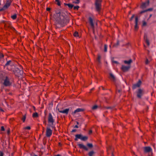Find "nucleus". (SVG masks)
Here are the masks:
<instances>
[{
  "label": "nucleus",
  "instance_id": "1",
  "mask_svg": "<svg viewBox=\"0 0 156 156\" xmlns=\"http://www.w3.org/2000/svg\"><path fill=\"white\" fill-rule=\"evenodd\" d=\"M55 19L57 22L61 25L67 24L69 22L67 16H64L60 11L56 13Z\"/></svg>",
  "mask_w": 156,
  "mask_h": 156
},
{
  "label": "nucleus",
  "instance_id": "2",
  "mask_svg": "<svg viewBox=\"0 0 156 156\" xmlns=\"http://www.w3.org/2000/svg\"><path fill=\"white\" fill-rule=\"evenodd\" d=\"M101 0H95V5L96 10L97 11L99 12H100L101 7Z\"/></svg>",
  "mask_w": 156,
  "mask_h": 156
},
{
  "label": "nucleus",
  "instance_id": "3",
  "mask_svg": "<svg viewBox=\"0 0 156 156\" xmlns=\"http://www.w3.org/2000/svg\"><path fill=\"white\" fill-rule=\"evenodd\" d=\"M4 67H6L7 69L9 70H12L14 67L13 62L11 60L8 61L4 66Z\"/></svg>",
  "mask_w": 156,
  "mask_h": 156
},
{
  "label": "nucleus",
  "instance_id": "4",
  "mask_svg": "<svg viewBox=\"0 0 156 156\" xmlns=\"http://www.w3.org/2000/svg\"><path fill=\"white\" fill-rule=\"evenodd\" d=\"M11 3V2L10 0H7L5 5L2 8L0 9V11H2L7 9L10 6Z\"/></svg>",
  "mask_w": 156,
  "mask_h": 156
},
{
  "label": "nucleus",
  "instance_id": "5",
  "mask_svg": "<svg viewBox=\"0 0 156 156\" xmlns=\"http://www.w3.org/2000/svg\"><path fill=\"white\" fill-rule=\"evenodd\" d=\"M3 84L6 87L10 86L12 84L10 82L9 78L7 76L5 77V79L4 80Z\"/></svg>",
  "mask_w": 156,
  "mask_h": 156
},
{
  "label": "nucleus",
  "instance_id": "6",
  "mask_svg": "<svg viewBox=\"0 0 156 156\" xmlns=\"http://www.w3.org/2000/svg\"><path fill=\"white\" fill-rule=\"evenodd\" d=\"M48 122L49 123H51L52 125H54V120L51 113H49L48 117Z\"/></svg>",
  "mask_w": 156,
  "mask_h": 156
},
{
  "label": "nucleus",
  "instance_id": "7",
  "mask_svg": "<svg viewBox=\"0 0 156 156\" xmlns=\"http://www.w3.org/2000/svg\"><path fill=\"white\" fill-rule=\"evenodd\" d=\"M52 130L50 128L47 127L46 129V136L47 137H50L52 135Z\"/></svg>",
  "mask_w": 156,
  "mask_h": 156
},
{
  "label": "nucleus",
  "instance_id": "8",
  "mask_svg": "<svg viewBox=\"0 0 156 156\" xmlns=\"http://www.w3.org/2000/svg\"><path fill=\"white\" fill-rule=\"evenodd\" d=\"M144 93V91L141 89H139L137 92V96L138 98H141Z\"/></svg>",
  "mask_w": 156,
  "mask_h": 156
},
{
  "label": "nucleus",
  "instance_id": "9",
  "mask_svg": "<svg viewBox=\"0 0 156 156\" xmlns=\"http://www.w3.org/2000/svg\"><path fill=\"white\" fill-rule=\"evenodd\" d=\"M131 67L130 66H127L122 65L121 68V70L123 72H126L128 71Z\"/></svg>",
  "mask_w": 156,
  "mask_h": 156
},
{
  "label": "nucleus",
  "instance_id": "10",
  "mask_svg": "<svg viewBox=\"0 0 156 156\" xmlns=\"http://www.w3.org/2000/svg\"><path fill=\"white\" fill-rule=\"evenodd\" d=\"M13 72L15 75L18 76H20L21 75V73H22V72L18 68H16Z\"/></svg>",
  "mask_w": 156,
  "mask_h": 156
},
{
  "label": "nucleus",
  "instance_id": "11",
  "mask_svg": "<svg viewBox=\"0 0 156 156\" xmlns=\"http://www.w3.org/2000/svg\"><path fill=\"white\" fill-rule=\"evenodd\" d=\"M89 21L90 24L91 28L93 29V31L94 30V24L93 23V20L91 17H89Z\"/></svg>",
  "mask_w": 156,
  "mask_h": 156
},
{
  "label": "nucleus",
  "instance_id": "12",
  "mask_svg": "<svg viewBox=\"0 0 156 156\" xmlns=\"http://www.w3.org/2000/svg\"><path fill=\"white\" fill-rule=\"evenodd\" d=\"M144 153H149L152 151V149L150 147H144Z\"/></svg>",
  "mask_w": 156,
  "mask_h": 156
},
{
  "label": "nucleus",
  "instance_id": "13",
  "mask_svg": "<svg viewBox=\"0 0 156 156\" xmlns=\"http://www.w3.org/2000/svg\"><path fill=\"white\" fill-rule=\"evenodd\" d=\"M138 22V17L137 16H136L135 17V26L134 27V29L135 30H137L138 29V27L137 26Z\"/></svg>",
  "mask_w": 156,
  "mask_h": 156
},
{
  "label": "nucleus",
  "instance_id": "14",
  "mask_svg": "<svg viewBox=\"0 0 156 156\" xmlns=\"http://www.w3.org/2000/svg\"><path fill=\"white\" fill-rule=\"evenodd\" d=\"M78 145L80 149H83L86 151H87L88 150V148L83 144H78Z\"/></svg>",
  "mask_w": 156,
  "mask_h": 156
},
{
  "label": "nucleus",
  "instance_id": "15",
  "mask_svg": "<svg viewBox=\"0 0 156 156\" xmlns=\"http://www.w3.org/2000/svg\"><path fill=\"white\" fill-rule=\"evenodd\" d=\"M58 110L59 112L60 113H65L67 115L68 113V112L69 110V108H66L63 110H60L59 109H58Z\"/></svg>",
  "mask_w": 156,
  "mask_h": 156
},
{
  "label": "nucleus",
  "instance_id": "16",
  "mask_svg": "<svg viewBox=\"0 0 156 156\" xmlns=\"http://www.w3.org/2000/svg\"><path fill=\"white\" fill-rule=\"evenodd\" d=\"M144 39L146 43L147 44V45L149 46L150 45L149 41L147 38V35L146 34H145L144 35Z\"/></svg>",
  "mask_w": 156,
  "mask_h": 156
},
{
  "label": "nucleus",
  "instance_id": "17",
  "mask_svg": "<svg viewBox=\"0 0 156 156\" xmlns=\"http://www.w3.org/2000/svg\"><path fill=\"white\" fill-rule=\"evenodd\" d=\"M82 135L81 134H77L75 135V138L74 139L75 141H77L78 140V139H80L81 140V138L82 137Z\"/></svg>",
  "mask_w": 156,
  "mask_h": 156
},
{
  "label": "nucleus",
  "instance_id": "18",
  "mask_svg": "<svg viewBox=\"0 0 156 156\" xmlns=\"http://www.w3.org/2000/svg\"><path fill=\"white\" fill-rule=\"evenodd\" d=\"M133 62V60L132 59H130L128 61L127 60H124V62L125 64H127L129 65V66H130V64L132 63Z\"/></svg>",
  "mask_w": 156,
  "mask_h": 156
},
{
  "label": "nucleus",
  "instance_id": "19",
  "mask_svg": "<svg viewBox=\"0 0 156 156\" xmlns=\"http://www.w3.org/2000/svg\"><path fill=\"white\" fill-rule=\"evenodd\" d=\"M84 111V109L82 108H78L76 110L74 111L73 112V113L74 114H76L77 112H83Z\"/></svg>",
  "mask_w": 156,
  "mask_h": 156
},
{
  "label": "nucleus",
  "instance_id": "20",
  "mask_svg": "<svg viewBox=\"0 0 156 156\" xmlns=\"http://www.w3.org/2000/svg\"><path fill=\"white\" fill-rule=\"evenodd\" d=\"M64 5H67L70 9H72L74 6L73 5L69 3H64Z\"/></svg>",
  "mask_w": 156,
  "mask_h": 156
},
{
  "label": "nucleus",
  "instance_id": "21",
  "mask_svg": "<svg viewBox=\"0 0 156 156\" xmlns=\"http://www.w3.org/2000/svg\"><path fill=\"white\" fill-rule=\"evenodd\" d=\"M95 153V152L93 151H90L88 153L89 156H93Z\"/></svg>",
  "mask_w": 156,
  "mask_h": 156
},
{
  "label": "nucleus",
  "instance_id": "22",
  "mask_svg": "<svg viewBox=\"0 0 156 156\" xmlns=\"http://www.w3.org/2000/svg\"><path fill=\"white\" fill-rule=\"evenodd\" d=\"M110 77L111 78V79L113 81H115V78L113 75L112 73L109 74Z\"/></svg>",
  "mask_w": 156,
  "mask_h": 156
},
{
  "label": "nucleus",
  "instance_id": "23",
  "mask_svg": "<svg viewBox=\"0 0 156 156\" xmlns=\"http://www.w3.org/2000/svg\"><path fill=\"white\" fill-rule=\"evenodd\" d=\"M88 137L87 136H82L81 140L83 141H85L88 139Z\"/></svg>",
  "mask_w": 156,
  "mask_h": 156
},
{
  "label": "nucleus",
  "instance_id": "24",
  "mask_svg": "<svg viewBox=\"0 0 156 156\" xmlns=\"http://www.w3.org/2000/svg\"><path fill=\"white\" fill-rule=\"evenodd\" d=\"M152 60V59H151L150 60H148L147 58H146L145 63L146 65L148 64L149 62Z\"/></svg>",
  "mask_w": 156,
  "mask_h": 156
},
{
  "label": "nucleus",
  "instance_id": "25",
  "mask_svg": "<svg viewBox=\"0 0 156 156\" xmlns=\"http://www.w3.org/2000/svg\"><path fill=\"white\" fill-rule=\"evenodd\" d=\"M32 116L33 118H37L38 117V115L37 112H36L33 114Z\"/></svg>",
  "mask_w": 156,
  "mask_h": 156
},
{
  "label": "nucleus",
  "instance_id": "26",
  "mask_svg": "<svg viewBox=\"0 0 156 156\" xmlns=\"http://www.w3.org/2000/svg\"><path fill=\"white\" fill-rule=\"evenodd\" d=\"M136 85H138V87H139L141 84V81L140 80H139L137 83Z\"/></svg>",
  "mask_w": 156,
  "mask_h": 156
},
{
  "label": "nucleus",
  "instance_id": "27",
  "mask_svg": "<svg viewBox=\"0 0 156 156\" xmlns=\"http://www.w3.org/2000/svg\"><path fill=\"white\" fill-rule=\"evenodd\" d=\"M87 146L90 148H92L93 147V145L91 143H87Z\"/></svg>",
  "mask_w": 156,
  "mask_h": 156
},
{
  "label": "nucleus",
  "instance_id": "28",
  "mask_svg": "<svg viewBox=\"0 0 156 156\" xmlns=\"http://www.w3.org/2000/svg\"><path fill=\"white\" fill-rule=\"evenodd\" d=\"M11 17L13 20H15L16 18L17 15L16 14H15L14 15L12 16Z\"/></svg>",
  "mask_w": 156,
  "mask_h": 156
},
{
  "label": "nucleus",
  "instance_id": "29",
  "mask_svg": "<svg viewBox=\"0 0 156 156\" xmlns=\"http://www.w3.org/2000/svg\"><path fill=\"white\" fill-rule=\"evenodd\" d=\"M107 46L106 44H105L104 45V51L105 52H106L107 51Z\"/></svg>",
  "mask_w": 156,
  "mask_h": 156
},
{
  "label": "nucleus",
  "instance_id": "30",
  "mask_svg": "<svg viewBox=\"0 0 156 156\" xmlns=\"http://www.w3.org/2000/svg\"><path fill=\"white\" fill-rule=\"evenodd\" d=\"M138 87V85H136V84H134L133 85L132 87V88L133 89H136L137 87Z\"/></svg>",
  "mask_w": 156,
  "mask_h": 156
},
{
  "label": "nucleus",
  "instance_id": "31",
  "mask_svg": "<svg viewBox=\"0 0 156 156\" xmlns=\"http://www.w3.org/2000/svg\"><path fill=\"white\" fill-rule=\"evenodd\" d=\"M146 3H143L141 5V7L142 8H146Z\"/></svg>",
  "mask_w": 156,
  "mask_h": 156
},
{
  "label": "nucleus",
  "instance_id": "32",
  "mask_svg": "<svg viewBox=\"0 0 156 156\" xmlns=\"http://www.w3.org/2000/svg\"><path fill=\"white\" fill-rule=\"evenodd\" d=\"M78 33L76 31L74 33L73 35L75 37H77L78 36Z\"/></svg>",
  "mask_w": 156,
  "mask_h": 156
},
{
  "label": "nucleus",
  "instance_id": "33",
  "mask_svg": "<svg viewBox=\"0 0 156 156\" xmlns=\"http://www.w3.org/2000/svg\"><path fill=\"white\" fill-rule=\"evenodd\" d=\"M55 2H57V4L58 6H60L61 4L59 0H55Z\"/></svg>",
  "mask_w": 156,
  "mask_h": 156
},
{
  "label": "nucleus",
  "instance_id": "34",
  "mask_svg": "<svg viewBox=\"0 0 156 156\" xmlns=\"http://www.w3.org/2000/svg\"><path fill=\"white\" fill-rule=\"evenodd\" d=\"M73 7V9L78 10V9L79 8V6H76Z\"/></svg>",
  "mask_w": 156,
  "mask_h": 156
},
{
  "label": "nucleus",
  "instance_id": "35",
  "mask_svg": "<svg viewBox=\"0 0 156 156\" xmlns=\"http://www.w3.org/2000/svg\"><path fill=\"white\" fill-rule=\"evenodd\" d=\"M98 107V106L97 105H95L92 107V109L95 110Z\"/></svg>",
  "mask_w": 156,
  "mask_h": 156
},
{
  "label": "nucleus",
  "instance_id": "36",
  "mask_svg": "<svg viewBox=\"0 0 156 156\" xmlns=\"http://www.w3.org/2000/svg\"><path fill=\"white\" fill-rule=\"evenodd\" d=\"M26 119V115H24L22 119V120L23 121V122H24L25 121V119Z\"/></svg>",
  "mask_w": 156,
  "mask_h": 156
},
{
  "label": "nucleus",
  "instance_id": "37",
  "mask_svg": "<svg viewBox=\"0 0 156 156\" xmlns=\"http://www.w3.org/2000/svg\"><path fill=\"white\" fill-rule=\"evenodd\" d=\"M146 25H147V23L145 21H143L142 26H145Z\"/></svg>",
  "mask_w": 156,
  "mask_h": 156
},
{
  "label": "nucleus",
  "instance_id": "38",
  "mask_svg": "<svg viewBox=\"0 0 156 156\" xmlns=\"http://www.w3.org/2000/svg\"><path fill=\"white\" fill-rule=\"evenodd\" d=\"M119 44V41H118L114 45V46L116 47Z\"/></svg>",
  "mask_w": 156,
  "mask_h": 156
},
{
  "label": "nucleus",
  "instance_id": "39",
  "mask_svg": "<svg viewBox=\"0 0 156 156\" xmlns=\"http://www.w3.org/2000/svg\"><path fill=\"white\" fill-rule=\"evenodd\" d=\"M4 56L3 54L0 52V58H3Z\"/></svg>",
  "mask_w": 156,
  "mask_h": 156
},
{
  "label": "nucleus",
  "instance_id": "40",
  "mask_svg": "<svg viewBox=\"0 0 156 156\" xmlns=\"http://www.w3.org/2000/svg\"><path fill=\"white\" fill-rule=\"evenodd\" d=\"M101 56L100 55H98V60L99 62H100Z\"/></svg>",
  "mask_w": 156,
  "mask_h": 156
},
{
  "label": "nucleus",
  "instance_id": "41",
  "mask_svg": "<svg viewBox=\"0 0 156 156\" xmlns=\"http://www.w3.org/2000/svg\"><path fill=\"white\" fill-rule=\"evenodd\" d=\"M4 153L3 152L0 151V156H3Z\"/></svg>",
  "mask_w": 156,
  "mask_h": 156
},
{
  "label": "nucleus",
  "instance_id": "42",
  "mask_svg": "<svg viewBox=\"0 0 156 156\" xmlns=\"http://www.w3.org/2000/svg\"><path fill=\"white\" fill-rule=\"evenodd\" d=\"M104 108L106 109H112V107H105Z\"/></svg>",
  "mask_w": 156,
  "mask_h": 156
},
{
  "label": "nucleus",
  "instance_id": "43",
  "mask_svg": "<svg viewBox=\"0 0 156 156\" xmlns=\"http://www.w3.org/2000/svg\"><path fill=\"white\" fill-rule=\"evenodd\" d=\"M7 132L8 135H9L10 133V129L9 128L8 129Z\"/></svg>",
  "mask_w": 156,
  "mask_h": 156
},
{
  "label": "nucleus",
  "instance_id": "44",
  "mask_svg": "<svg viewBox=\"0 0 156 156\" xmlns=\"http://www.w3.org/2000/svg\"><path fill=\"white\" fill-rule=\"evenodd\" d=\"M24 129H28V130H29L30 129V127L29 126H27L26 127H25Z\"/></svg>",
  "mask_w": 156,
  "mask_h": 156
},
{
  "label": "nucleus",
  "instance_id": "45",
  "mask_svg": "<svg viewBox=\"0 0 156 156\" xmlns=\"http://www.w3.org/2000/svg\"><path fill=\"white\" fill-rule=\"evenodd\" d=\"M152 10H153L152 8H149V9H148L146 10V11L147 12L148 11H152Z\"/></svg>",
  "mask_w": 156,
  "mask_h": 156
},
{
  "label": "nucleus",
  "instance_id": "46",
  "mask_svg": "<svg viewBox=\"0 0 156 156\" xmlns=\"http://www.w3.org/2000/svg\"><path fill=\"white\" fill-rule=\"evenodd\" d=\"M145 12H146V10H143V11H141L140 12V14H141Z\"/></svg>",
  "mask_w": 156,
  "mask_h": 156
},
{
  "label": "nucleus",
  "instance_id": "47",
  "mask_svg": "<svg viewBox=\"0 0 156 156\" xmlns=\"http://www.w3.org/2000/svg\"><path fill=\"white\" fill-rule=\"evenodd\" d=\"M1 130L2 131H4L5 129L3 126H2L1 127Z\"/></svg>",
  "mask_w": 156,
  "mask_h": 156
},
{
  "label": "nucleus",
  "instance_id": "48",
  "mask_svg": "<svg viewBox=\"0 0 156 156\" xmlns=\"http://www.w3.org/2000/svg\"><path fill=\"white\" fill-rule=\"evenodd\" d=\"M92 133V130H90L89 131V133H88V134L89 135H90Z\"/></svg>",
  "mask_w": 156,
  "mask_h": 156
},
{
  "label": "nucleus",
  "instance_id": "49",
  "mask_svg": "<svg viewBox=\"0 0 156 156\" xmlns=\"http://www.w3.org/2000/svg\"><path fill=\"white\" fill-rule=\"evenodd\" d=\"M134 16L135 15L134 14H133L132 15V17H131V18H130V21H131L133 20V18L134 17Z\"/></svg>",
  "mask_w": 156,
  "mask_h": 156
},
{
  "label": "nucleus",
  "instance_id": "50",
  "mask_svg": "<svg viewBox=\"0 0 156 156\" xmlns=\"http://www.w3.org/2000/svg\"><path fill=\"white\" fill-rule=\"evenodd\" d=\"M80 2V0H76V1L75 2L76 4H78Z\"/></svg>",
  "mask_w": 156,
  "mask_h": 156
},
{
  "label": "nucleus",
  "instance_id": "51",
  "mask_svg": "<svg viewBox=\"0 0 156 156\" xmlns=\"http://www.w3.org/2000/svg\"><path fill=\"white\" fill-rule=\"evenodd\" d=\"M51 9L49 8H46V10L48 11H49Z\"/></svg>",
  "mask_w": 156,
  "mask_h": 156
},
{
  "label": "nucleus",
  "instance_id": "52",
  "mask_svg": "<svg viewBox=\"0 0 156 156\" xmlns=\"http://www.w3.org/2000/svg\"><path fill=\"white\" fill-rule=\"evenodd\" d=\"M76 129H73L72 130V131H71V132L72 133L74 132H75L76 131Z\"/></svg>",
  "mask_w": 156,
  "mask_h": 156
},
{
  "label": "nucleus",
  "instance_id": "53",
  "mask_svg": "<svg viewBox=\"0 0 156 156\" xmlns=\"http://www.w3.org/2000/svg\"><path fill=\"white\" fill-rule=\"evenodd\" d=\"M113 62L114 63H116V64H118V63L116 61H113Z\"/></svg>",
  "mask_w": 156,
  "mask_h": 156
},
{
  "label": "nucleus",
  "instance_id": "54",
  "mask_svg": "<svg viewBox=\"0 0 156 156\" xmlns=\"http://www.w3.org/2000/svg\"><path fill=\"white\" fill-rule=\"evenodd\" d=\"M121 92V90H117V92H118L119 93H120Z\"/></svg>",
  "mask_w": 156,
  "mask_h": 156
},
{
  "label": "nucleus",
  "instance_id": "55",
  "mask_svg": "<svg viewBox=\"0 0 156 156\" xmlns=\"http://www.w3.org/2000/svg\"><path fill=\"white\" fill-rule=\"evenodd\" d=\"M78 126H77V125H76L75 127H74V128H78Z\"/></svg>",
  "mask_w": 156,
  "mask_h": 156
},
{
  "label": "nucleus",
  "instance_id": "56",
  "mask_svg": "<svg viewBox=\"0 0 156 156\" xmlns=\"http://www.w3.org/2000/svg\"><path fill=\"white\" fill-rule=\"evenodd\" d=\"M0 111L2 112H4L3 110L0 107Z\"/></svg>",
  "mask_w": 156,
  "mask_h": 156
},
{
  "label": "nucleus",
  "instance_id": "57",
  "mask_svg": "<svg viewBox=\"0 0 156 156\" xmlns=\"http://www.w3.org/2000/svg\"><path fill=\"white\" fill-rule=\"evenodd\" d=\"M33 108L34 111L35 110V108L34 106H33Z\"/></svg>",
  "mask_w": 156,
  "mask_h": 156
},
{
  "label": "nucleus",
  "instance_id": "58",
  "mask_svg": "<svg viewBox=\"0 0 156 156\" xmlns=\"http://www.w3.org/2000/svg\"><path fill=\"white\" fill-rule=\"evenodd\" d=\"M151 59H152V58L151 57H149V58L148 60H150Z\"/></svg>",
  "mask_w": 156,
  "mask_h": 156
},
{
  "label": "nucleus",
  "instance_id": "59",
  "mask_svg": "<svg viewBox=\"0 0 156 156\" xmlns=\"http://www.w3.org/2000/svg\"><path fill=\"white\" fill-rule=\"evenodd\" d=\"M112 156H114V154H113V153H112Z\"/></svg>",
  "mask_w": 156,
  "mask_h": 156
},
{
  "label": "nucleus",
  "instance_id": "60",
  "mask_svg": "<svg viewBox=\"0 0 156 156\" xmlns=\"http://www.w3.org/2000/svg\"><path fill=\"white\" fill-rule=\"evenodd\" d=\"M76 123H77V125H79V122H76Z\"/></svg>",
  "mask_w": 156,
  "mask_h": 156
},
{
  "label": "nucleus",
  "instance_id": "61",
  "mask_svg": "<svg viewBox=\"0 0 156 156\" xmlns=\"http://www.w3.org/2000/svg\"><path fill=\"white\" fill-rule=\"evenodd\" d=\"M55 156H60V155L59 154H57V155H56Z\"/></svg>",
  "mask_w": 156,
  "mask_h": 156
},
{
  "label": "nucleus",
  "instance_id": "62",
  "mask_svg": "<svg viewBox=\"0 0 156 156\" xmlns=\"http://www.w3.org/2000/svg\"><path fill=\"white\" fill-rule=\"evenodd\" d=\"M5 27H7V24H5Z\"/></svg>",
  "mask_w": 156,
  "mask_h": 156
},
{
  "label": "nucleus",
  "instance_id": "63",
  "mask_svg": "<svg viewBox=\"0 0 156 156\" xmlns=\"http://www.w3.org/2000/svg\"><path fill=\"white\" fill-rule=\"evenodd\" d=\"M101 87L102 88L103 90H104V88L103 87Z\"/></svg>",
  "mask_w": 156,
  "mask_h": 156
},
{
  "label": "nucleus",
  "instance_id": "64",
  "mask_svg": "<svg viewBox=\"0 0 156 156\" xmlns=\"http://www.w3.org/2000/svg\"><path fill=\"white\" fill-rule=\"evenodd\" d=\"M149 1H148V2H147V4H148V5H149Z\"/></svg>",
  "mask_w": 156,
  "mask_h": 156
}]
</instances>
